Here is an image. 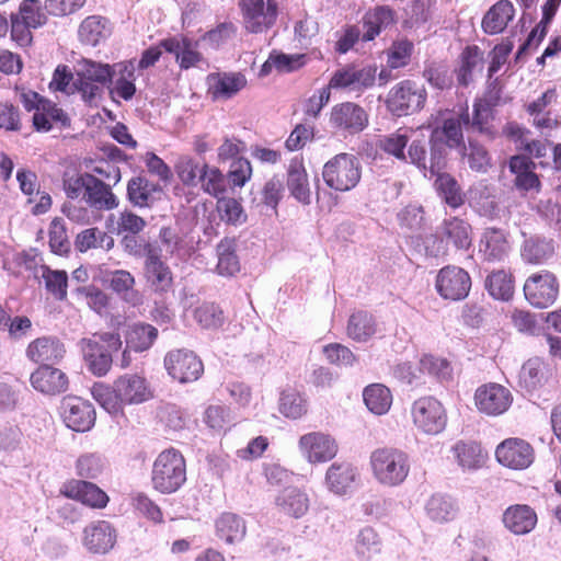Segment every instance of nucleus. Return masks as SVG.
<instances>
[{"mask_svg":"<svg viewBox=\"0 0 561 561\" xmlns=\"http://www.w3.org/2000/svg\"><path fill=\"white\" fill-rule=\"evenodd\" d=\"M467 158L469 168L476 172H486L491 167V157L488 150L477 140L469 139L468 147L460 151Z\"/></svg>","mask_w":561,"mask_h":561,"instance_id":"nucleus-59","label":"nucleus"},{"mask_svg":"<svg viewBox=\"0 0 561 561\" xmlns=\"http://www.w3.org/2000/svg\"><path fill=\"white\" fill-rule=\"evenodd\" d=\"M95 401L111 414H123L125 405L141 404L154 397V389L141 374H124L113 385L102 382L92 388Z\"/></svg>","mask_w":561,"mask_h":561,"instance_id":"nucleus-1","label":"nucleus"},{"mask_svg":"<svg viewBox=\"0 0 561 561\" xmlns=\"http://www.w3.org/2000/svg\"><path fill=\"white\" fill-rule=\"evenodd\" d=\"M116 67L118 69V78L115 80L111 93L116 94L125 101H129L136 93L134 61H123L117 64Z\"/></svg>","mask_w":561,"mask_h":561,"instance_id":"nucleus-50","label":"nucleus"},{"mask_svg":"<svg viewBox=\"0 0 561 561\" xmlns=\"http://www.w3.org/2000/svg\"><path fill=\"white\" fill-rule=\"evenodd\" d=\"M437 173L435 187L444 202L456 209L465 204V194L457 180L449 173Z\"/></svg>","mask_w":561,"mask_h":561,"instance_id":"nucleus-45","label":"nucleus"},{"mask_svg":"<svg viewBox=\"0 0 561 561\" xmlns=\"http://www.w3.org/2000/svg\"><path fill=\"white\" fill-rule=\"evenodd\" d=\"M160 45L165 51L175 55V60L181 69L187 70L197 67L203 61L198 42L185 35L164 38L160 41Z\"/></svg>","mask_w":561,"mask_h":561,"instance_id":"nucleus-24","label":"nucleus"},{"mask_svg":"<svg viewBox=\"0 0 561 561\" xmlns=\"http://www.w3.org/2000/svg\"><path fill=\"white\" fill-rule=\"evenodd\" d=\"M329 124L337 134L345 137L354 136L368 126L369 115L362 105L345 101L332 106L329 114Z\"/></svg>","mask_w":561,"mask_h":561,"instance_id":"nucleus-10","label":"nucleus"},{"mask_svg":"<svg viewBox=\"0 0 561 561\" xmlns=\"http://www.w3.org/2000/svg\"><path fill=\"white\" fill-rule=\"evenodd\" d=\"M115 530L110 523L99 520L83 529V545L92 553H106L115 543Z\"/></svg>","mask_w":561,"mask_h":561,"instance_id":"nucleus-30","label":"nucleus"},{"mask_svg":"<svg viewBox=\"0 0 561 561\" xmlns=\"http://www.w3.org/2000/svg\"><path fill=\"white\" fill-rule=\"evenodd\" d=\"M76 473L80 480H94L103 471L104 463L100 455L90 453L83 454L76 460Z\"/></svg>","mask_w":561,"mask_h":561,"instance_id":"nucleus-61","label":"nucleus"},{"mask_svg":"<svg viewBox=\"0 0 561 561\" xmlns=\"http://www.w3.org/2000/svg\"><path fill=\"white\" fill-rule=\"evenodd\" d=\"M496 103L488 96L476 99L473 102L472 117L469 118L471 128L479 134L485 135L490 139L496 137V130L493 125V108Z\"/></svg>","mask_w":561,"mask_h":561,"instance_id":"nucleus-32","label":"nucleus"},{"mask_svg":"<svg viewBox=\"0 0 561 561\" xmlns=\"http://www.w3.org/2000/svg\"><path fill=\"white\" fill-rule=\"evenodd\" d=\"M370 466L378 482L396 486L401 484L410 472V457L400 448L380 447L371 453Z\"/></svg>","mask_w":561,"mask_h":561,"instance_id":"nucleus-6","label":"nucleus"},{"mask_svg":"<svg viewBox=\"0 0 561 561\" xmlns=\"http://www.w3.org/2000/svg\"><path fill=\"white\" fill-rule=\"evenodd\" d=\"M42 277L47 291L57 300H65L67 298L68 275L65 271L43 266Z\"/></svg>","mask_w":561,"mask_h":561,"instance_id":"nucleus-58","label":"nucleus"},{"mask_svg":"<svg viewBox=\"0 0 561 561\" xmlns=\"http://www.w3.org/2000/svg\"><path fill=\"white\" fill-rule=\"evenodd\" d=\"M66 348L64 343L56 336L43 335L32 340L26 348V358L41 365H54L64 358Z\"/></svg>","mask_w":561,"mask_h":561,"instance_id":"nucleus-23","label":"nucleus"},{"mask_svg":"<svg viewBox=\"0 0 561 561\" xmlns=\"http://www.w3.org/2000/svg\"><path fill=\"white\" fill-rule=\"evenodd\" d=\"M106 20L102 16L91 15L85 18L79 26L80 41L87 45L95 46L105 37Z\"/></svg>","mask_w":561,"mask_h":561,"instance_id":"nucleus-55","label":"nucleus"},{"mask_svg":"<svg viewBox=\"0 0 561 561\" xmlns=\"http://www.w3.org/2000/svg\"><path fill=\"white\" fill-rule=\"evenodd\" d=\"M19 100L24 110L33 113L32 127L37 133H48L54 127L68 128L71 119L68 114L54 101L41 95L38 92L15 87Z\"/></svg>","mask_w":561,"mask_h":561,"instance_id":"nucleus-3","label":"nucleus"},{"mask_svg":"<svg viewBox=\"0 0 561 561\" xmlns=\"http://www.w3.org/2000/svg\"><path fill=\"white\" fill-rule=\"evenodd\" d=\"M61 409L66 425L76 432L89 431L95 422L93 405L81 398H64Z\"/></svg>","mask_w":561,"mask_h":561,"instance_id":"nucleus-22","label":"nucleus"},{"mask_svg":"<svg viewBox=\"0 0 561 561\" xmlns=\"http://www.w3.org/2000/svg\"><path fill=\"white\" fill-rule=\"evenodd\" d=\"M47 14L39 0H23L18 11L10 15L34 28H39L47 23Z\"/></svg>","mask_w":561,"mask_h":561,"instance_id":"nucleus-52","label":"nucleus"},{"mask_svg":"<svg viewBox=\"0 0 561 561\" xmlns=\"http://www.w3.org/2000/svg\"><path fill=\"white\" fill-rule=\"evenodd\" d=\"M363 398L369 411L377 415L387 413L392 404V394L386 386L373 383L364 389Z\"/></svg>","mask_w":561,"mask_h":561,"instance_id":"nucleus-46","label":"nucleus"},{"mask_svg":"<svg viewBox=\"0 0 561 561\" xmlns=\"http://www.w3.org/2000/svg\"><path fill=\"white\" fill-rule=\"evenodd\" d=\"M411 419L421 434L435 436L447 426L448 415L444 404L434 396H423L411 405Z\"/></svg>","mask_w":561,"mask_h":561,"instance_id":"nucleus-9","label":"nucleus"},{"mask_svg":"<svg viewBox=\"0 0 561 561\" xmlns=\"http://www.w3.org/2000/svg\"><path fill=\"white\" fill-rule=\"evenodd\" d=\"M32 387L44 394L56 396L68 389L67 375L53 365H41L30 376Z\"/></svg>","mask_w":561,"mask_h":561,"instance_id":"nucleus-25","label":"nucleus"},{"mask_svg":"<svg viewBox=\"0 0 561 561\" xmlns=\"http://www.w3.org/2000/svg\"><path fill=\"white\" fill-rule=\"evenodd\" d=\"M524 295L527 301L536 308H548L558 298L559 282L550 271L531 274L524 284Z\"/></svg>","mask_w":561,"mask_h":561,"instance_id":"nucleus-13","label":"nucleus"},{"mask_svg":"<svg viewBox=\"0 0 561 561\" xmlns=\"http://www.w3.org/2000/svg\"><path fill=\"white\" fill-rule=\"evenodd\" d=\"M462 125H469L468 111L459 116L444 117L442 122H427L430 134V173L436 174L444 165L447 150H466Z\"/></svg>","mask_w":561,"mask_h":561,"instance_id":"nucleus-2","label":"nucleus"},{"mask_svg":"<svg viewBox=\"0 0 561 561\" xmlns=\"http://www.w3.org/2000/svg\"><path fill=\"white\" fill-rule=\"evenodd\" d=\"M413 50V43L407 38L393 42L388 51V66L391 69L405 67L411 60Z\"/></svg>","mask_w":561,"mask_h":561,"instance_id":"nucleus-63","label":"nucleus"},{"mask_svg":"<svg viewBox=\"0 0 561 561\" xmlns=\"http://www.w3.org/2000/svg\"><path fill=\"white\" fill-rule=\"evenodd\" d=\"M174 168L178 178L185 186H196L202 173V165L193 157L181 156Z\"/></svg>","mask_w":561,"mask_h":561,"instance_id":"nucleus-62","label":"nucleus"},{"mask_svg":"<svg viewBox=\"0 0 561 561\" xmlns=\"http://www.w3.org/2000/svg\"><path fill=\"white\" fill-rule=\"evenodd\" d=\"M299 449L309 463L317 465L332 460L339 446L333 437L322 432L302 435L298 442Z\"/></svg>","mask_w":561,"mask_h":561,"instance_id":"nucleus-20","label":"nucleus"},{"mask_svg":"<svg viewBox=\"0 0 561 561\" xmlns=\"http://www.w3.org/2000/svg\"><path fill=\"white\" fill-rule=\"evenodd\" d=\"M186 481V461L175 448L162 450L153 461L151 470L152 488L161 494H171Z\"/></svg>","mask_w":561,"mask_h":561,"instance_id":"nucleus-4","label":"nucleus"},{"mask_svg":"<svg viewBox=\"0 0 561 561\" xmlns=\"http://www.w3.org/2000/svg\"><path fill=\"white\" fill-rule=\"evenodd\" d=\"M422 76L435 90L445 91L453 88V76L444 61H426Z\"/></svg>","mask_w":561,"mask_h":561,"instance_id":"nucleus-51","label":"nucleus"},{"mask_svg":"<svg viewBox=\"0 0 561 561\" xmlns=\"http://www.w3.org/2000/svg\"><path fill=\"white\" fill-rule=\"evenodd\" d=\"M218 263L216 271L221 276H234L240 272L241 265L237 255V241L226 237L219 241L216 248Z\"/></svg>","mask_w":561,"mask_h":561,"instance_id":"nucleus-39","label":"nucleus"},{"mask_svg":"<svg viewBox=\"0 0 561 561\" xmlns=\"http://www.w3.org/2000/svg\"><path fill=\"white\" fill-rule=\"evenodd\" d=\"M216 209L219 218L228 225L238 226L247 221L248 216L243 206L233 197H219L216 203Z\"/></svg>","mask_w":561,"mask_h":561,"instance_id":"nucleus-54","label":"nucleus"},{"mask_svg":"<svg viewBox=\"0 0 561 561\" xmlns=\"http://www.w3.org/2000/svg\"><path fill=\"white\" fill-rule=\"evenodd\" d=\"M426 102L427 91L425 87L411 79H404L389 90L386 106L392 115L402 117L421 112Z\"/></svg>","mask_w":561,"mask_h":561,"instance_id":"nucleus-8","label":"nucleus"},{"mask_svg":"<svg viewBox=\"0 0 561 561\" xmlns=\"http://www.w3.org/2000/svg\"><path fill=\"white\" fill-rule=\"evenodd\" d=\"M216 531L219 539L233 543L243 539L245 524L238 515L225 513L216 522Z\"/></svg>","mask_w":561,"mask_h":561,"instance_id":"nucleus-47","label":"nucleus"},{"mask_svg":"<svg viewBox=\"0 0 561 561\" xmlns=\"http://www.w3.org/2000/svg\"><path fill=\"white\" fill-rule=\"evenodd\" d=\"M554 253V247L552 241L540 239V238H530L525 241L522 256L523 259L530 264H542L547 260H549Z\"/></svg>","mask_w":561,"mask_h":561,"instance_id":"nucleus-53","label":"nucleus"},{"mask_svg":"<svg viewBox=\"0 0 561 561\" xmlns=\"http://www.w3.org/2000/svg\"><path fill=\"white\" fill-rule=\"evenodd\" d=\"M322 178L328 187L336 192H348L360 181L359 160L351 153H337L324 164Z\"/></svg>","mask_w":561,"mask_h":561,"instance_id":"nucleus-7","label":"nucleus"},{"mask_svg":"<svg viewBox=\"0 0 561 561\" xmlns=\"http://www.w3.org/2000/svg\"><path fill=\"white\" fill-rule=\"evenodd\" d=\"M144 275L150 290L164 296L174 288V275L171 267L154 252L149 251L144 262Z\"/></svg>","mask_w":561,"mask_h":561,"instance_id":"nucleus-19","label":"nucleus"},{"mask_svg":"<svg viewBox=\"0 0 561 561\" xmlns=\"http://www.w3.org/2000/svg\"><path fill=\"white\" fill-rule=\"evenodd\" d=\"M83 197L87 204L98 210H112L118 206V199L112 192L111 184H105L92 174Z\"/></svg>","mask_w":561,"mask_h":561,"instance_id":"nucleus-33","label":"nucleus"},{"mask_svg":"<svg viewBox=\"0 0 561 561\" xmlns=\"http://www.w3.org/2000/svg\"><path fill=\"white\" fill-rule=\"evenodd\" d=\"M244 28L252 34H260L272 28L278 16L276 0H239Z\"/></svg>","mask_w":561,"mask_h":561,"instance_id":"nucleus-11","label":"nucleus"},{"mask_svg":"<svg viewBox=\"0 0 561 561\" xmlns=\"http://www.w3.org/2000/svg\"><path fill=\"white\" fill-rule=\"evenodd\" d=\"M274 504L279 514L299 519L308 513L310 499L304 490L297 486H287L278 492Z\"/></svg>","mask_w":561,"mask_h":561,"instance_id":"nucleus-26","label":"nucleus"},{"mask_svg":"<svg viewBox=\"0 0 561 561\" xmlns=\"http://www.w3.org/2000/svg\"><path fill=\"white\" fill-rule=\"evenodd\" d=\"M202 190L217 199L227 192V178L217 167L208 163L202 164L199 180Z\"/></svg>","mask_w":561,"mask_h":561,"instance_id":"nucleus-48","label":"nucleus"},{"mask_svg":"<svg viewBox=\"0 0 561 561\" xmlns=\"http://www.w3.org/2000/svg\"><path fill=\"white\" fill-rule=\"evenodd\" d=\"M511 251L505 233L497 228H486L479 242V252L489 263L504 262Z\"/></svg>","mask_w":561,"mask_h":561,"instance_id":"nucleus-27","label":"nucleus"},{"mask_svg":"<svg viewBox=\"0 0 561 561\" xmlns=\"http://www.w3.org/2000/svg\"><path fill=\"white\" fill-rule=\"evenodd\" d=\"M455 459L463 469H478L485 462L481 445L474 440H458L451 447Z\"/></svg>","mask_w":561,"mask_h":561,"instance_id":"nucleus-40","label":"nucleus"},{"mask_svg":"<svg viewBox=\"0 0 561 561\" xmlns=\"http://www.w3.org/2000/svg\"><path fill=\"white\" fill-rule=\"evenodd\" d=\"M157 337V328L148 323H134L125 332L126 346L135 352L149 350Z\"/></svg>","mask_w":561,"mask_h":561,"instance_id":"nucleus-42","label":"nucleus"},{"mask_svg":"<svg viewBox=\"0 0 561 561\" xmlns=\"http://www.w3.org/2000/svg\"><path fill=\"white\" fill-rule=\"evenodd\" d=\"M409 142V136L405 133H402V128H399L397 131L383 136L378 144V147L386 152L398 159L401 162H408V157L405 154V148Z\"/></svg>","mask_w":561,"mask_h":561,"instance_id":"nucleus-57","label":"nucleus"},{"mask_svg":"<svg viewBox=\"0 0 561 561\" xmlns=\"http://www.w3.org/2000/svg\"><path fill=\"white\" fill-rule=\"evenodd\" d=\"M376 69L354 64L336 69L325 85L331 90L364 91L375 84Z\"/></svg>","mask_w":561,"mask_h":561,"instance_id":"nucleus-15","label":"nucleus"},{"mask_svg":"<svg viewBox=\"0 0 561 561\" xmlns=\"http://www.w3.org/2000/svg\"><path fill=\"white\" fill-rule=\"evenodd\" d=\"M49 247L51 252L62 255L69 252L70 242L61 218H54L49 226Z\"/></svg>","mask_w":561,"mask_h":561,"instance_id":"nucleus-64","label":"nucleus"},{"mask_svg":"<svg viewBox=\"0 0 561 561\" xmlns=\"http://www.w3.org/2000/svg\"><path fill=\"white\" fill-rule=\"evenodd\" d=\"M512 402V392L496 382L482 385L474 392L478 411L489 416L502 415L510 409Z\"/></svg>","mask_w":561,"mask_h":561,"instance_id":"nucleus-16","label":"nucleus"},{"mask_svg":"<svg viewBox=\"0 0 561 561\" xmlns=\"http://www.w3.org/2000/svg\"><path fill=\"white\" fill-rule=\"evenodd\" d=\"M359 479V470L353 462L340 460L328 467L324 484L329 492L335 495H346L356 488Z\"/></svg>","mask_w":561,"mask_h":561,"instance_id":"nucleus-21","label":"nucleus"},{"mask_svg":"<svg viewBox=\"0 0 561 561\" xmlns=\"http://www.w3.org/2000/svg\"><path fill=\"white\" fill-rule=\"evenodd\" d=\"M164 366L168 374L181 383L194 382L204 373L202 359L192 351L174 350L167 354Z\"/></svg>","mask_w":561,"mask_h":561,"instance_id":"nucleus-14","label":"nucleus"},{"mask_svg":"<svg viewBox=\"0 0 561 561\" xmlns=\"http://www.w3.org/2000/svg\"><path fill=\"white\" fill-rule=\"evenodd\" d=\"M157 191H160L159 185L150 182L145 176H134L127 183L128 201L136 207H148L152 193Z\"/></svg>","mask_w":561,"mask_h":561,"instance_id":"nucleus-49","label":"nucleus"},{"mask_svg":"<svg viewBox=\"0 0 561 561\" xmlns=\"http://www.w3.org/2000/svg\"><path fill=\"white\" fill-rule=\"evenodd\" d=\"M287 187L291 196L299 203L310 204L311 192L308 173L302 160L294 159L290 161L287 171Z\"/></svg>","mask_w":561,"mask_h":561,"instance_id":"nucleus-37","label":"nucleus"},{"mask_svg":"<svg viewBox=\"0 0 561 561\" xmlns=\"http://www.w3.org/2000/svg\"><path fill=\"white\" fill-rule=\"evenodd\" d=\"M377 332L375 317L365 310H358L350 316L346 325V334L355 342L364 343L370 340Z\"/></svg>","mask_w":561,"mask_h":561,"instance_id":"nucleus-38","label":"nucleus"},{"mask_svg":"<svg viewBox=\"0 0 561 561\" xmlns=\"http://www.w3.org/2000/svg\"><path fill=\"white\" fill-rule=\"evenodd\" d=\"M396 12L388 5H377L369 10L363 18L364 34L362 39L370 42L375 39L382 30L396 24Z\"/></svg>","mask_w":561,"mask_h":561,"instance_id":"nucleus-35","label":"nucleus"},{"mask_svg":"<svg viewBox=\"0 0 561 561\" xmlns=\"http://www.w3.org/2000/svg\"><path fill=\"white\" fill-rule=\"evenodd\" d=\"M427 516L438 523L449 522L454 518L456 508L453 501L445 495L435 494L426 504Z\"/></svg>","mask_w":561,"mask_h":561,"instance_id":"nucleus-56","label":"nucleus"},{"mask_svg":"<svg viewBox=\"0 0 561 561\" xmlns=\"http://www.w3.org/2000/svg\"><path fill=\"white\" fill-rule=\"evenodd\" d=\"M471 226L459 217H450L443 221L438 237L442 242L451 244L458 250H467L472 242Z\"/></svg>","mask_w":561,"mask_h":561,"instance_id":"nucleus-31","label":"nucleus"},{"mask_svg":"<svg viewBox=\"0 0 561 561\" xmlns=\"http://www.w3.org/2000/svg\"><path fill=\"white\" fill-rule=\"evenodd\" d=\"M472 286L470 274L462 267L446 265L435 278V289L445 300L459 301L468 297Z\"/></svg>","mask_w":561,"mask_h":561,"instance_id":"nucleus-12","label":"nucleus"},{"mask_svg":"<svg viewBox=\"0 0 561 561\" xmlns=\"http://www.w3.org/2000/svg\"><path fill=\"white\" fill-rule=\"evenodd\" d=\"M495 457L504 467L523 470L534 462L535 450L527 440L519 437H510L496 446Z\"/></svg>","mask_w":561,"mask_h":561,"instance_id":"nucleus-17","label":"nucleus"},{"mask_svg":"<svg viewBox=\"0 0 561 561\" xmlns=\"http://www.w3.org/2000/svg\"><path fill=\"white\" fill-rule=\"evenodd\" d=\"M536 163L525 156H514L510 160V170L515 174V186L520 191H539L541 183L535 172Z\"/></svg>","mask_w":561,"mask_h":561,"instance_id":"nucleus-36","label":"nucleus"},{"mask_svg":"<svg viewBox=\"0 0 561 561\" xmlns=\"http://www.w3.org/2000/svg\"><path fill=\"white\" fill-rule=\"evenodd\" d=\"M278 411L290 420H298L308 413V402L302 393L295 389L280 392Z\"/></svg>","mask_w":561,"mask_h":561,"instance_id":"nucleus-44","label":"nucleus"},{"mask_svg":"<svg viewBox=\"0 0 561 561\" xmlns=\"http://www.w3.org/2000/svg\"><path fill=\"white\" fill-rule=\"evenodd\" d=\"M515 16V8L510 0L495 2L482 19V30L489 35L502 33Z\"/></svg>","mask_w":561,"mask_h":561,"instance_id":"nucleus-34","label":"nucleus"},{"mask_svg":"<svg viewBox=\"0 0 561 561\" xmlns=\"http://www.w3.org/2000/svg\"><path fill=\"white\" fill-rule=\"evenodd\" d=\"M485 288L494 299L507 301L515 291L514 276L510 271H493L486 276Z\"/></svg>","mask_w":561,"mask_h":561,"instance_id":"nucleus-43","label":"nucleus"},{"mask_svg":"<svg viewBox=\"0 0 561 561\" xmlns=\"http://www.w3.org/2000/svg\"><path fill=\"white\" fill-rule=\"evenodd\" d=\"M59 493L94 510H102L110 502L108 495L101 488L87 480L69 479L61 484Z\"/></svg>","mask_w":561,"mask_h":561,"instance_id":"nucleus-18","label":"nucleus"},{"mask_svg":"<svg viewBox=\"0 0 561 561\" xmlns=\"http://www.w3.org/2000/svg\"><path fill=\"white\" fill-rule=\"evenodd\" d=\"M121 335L117 332L94 333L79 342L83 358L95 376H105L112 367V352L122 347Z\"/></svg>","mask_w":561,"mask_h":561,"instance_id":"nucleus-5","label":"nucleus"},{"mask_svg":"<svg viewBox=\"0 0 561 561\" xmlns=\"http://www.w3.org/2000/svg\"><path fill=\"white\" fill-rule=\"evenodd\" d=\"M502 522L504 527L514 535H526L535 529L538 517L531 506L514 504L504 511Z\"/></svg>","mask_w":561,"mask_h":561,"instance_id":"nucleus-28","label":"nucleus"},{"mask_svg":"<svg viewBox=\"0 0 561 561\" xmlns=\"http://www.w3.org/2000/svg\"><path fill=\"white\" fill-rule=\"evenodd\" d=\"M483 53L477 45L466 46L459 55V66L455 70L460 87H468L476 68H482Z\"/></svg>","mask_w":561,"mask_h":561,"instance_id":"nucleus-41","label":"nucleus"},{"mask_svg":"<svg viewBox=\"0 0 561 561\" xmlns=\"http://www.w3.org/2000/svg\"><path fill=\"white\" fill-rule=\"evenodd\" d=\"M76 75L87 80H94L99 83L107 84L112 81L114 71L108 64L83 59Z\"/></svg>","mask_w":561,"mask_h":561,"instance_id":"nucleus-60","label":"nucleus"},{"mask_svg":"<svg viewBox=\"0 0 561 561\" xmlns=\"http://www.w3.org/2000/svg\"><path fill=\"white\" fill-rule=\"evenodd\" d=\"M208 93L213 100H228L247 85V78L241 72H218L208 76Z\"/></svg>","mask_w":561,"mask_h":561,"instance_id":"nucleus-29","label":"nucleus"}]
</instances>
